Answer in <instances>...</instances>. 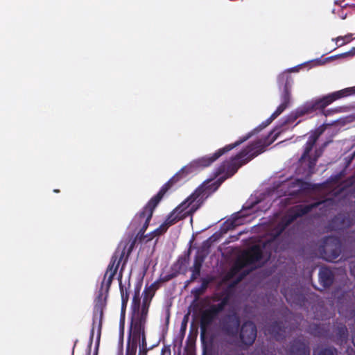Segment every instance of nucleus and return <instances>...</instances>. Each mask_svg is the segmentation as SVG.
Segmentation results:
<instances>
[{
    "label": "nucleus",
    "instance_id": "obj_1",
    "mask_svg": "<svg viewBox=\"0 0 355 355\" xmlns=\"http://www.w3.org/2000/svg\"><path fill=\"white\" fill-rule=\"evenodd\" d=\"M330 203L331 202L329 200H325L324 202L308 205H299L293 207L272 232V239L264 242L262 246L260 245L252 246L248 252L243 254L236 263L239 268L238 270H242L245 268H250L252 270L260 267L270 258L272 250L274 249L276 243V237H277L289 224L293 222L297 217L309 212L313 207L322 205L324 206Z\"/></svg>",
    "mask_w": 355,
    "mask_h": 355
},
{
    "label": "nucleus",
    "instance_id": "obj_2",
    "mask_svg": "<svg viewBox=\"0 0 355 355\" xmlns=\"http://www.w3.org/2000/svg\"><path fill=\"white\" fill-rule=\"evenodd\" d=\"M205 196L202 189H196L171 213L164 223L152 232L153 236L164 234L171 225L194 213L202 204Z\"/></svg>",
    "mask_w": 355,
    "mask_h": 355
},
{
    "label": "nucleus",
    "instance_id": "obj_3",
    "mask_svg": "<svg viewBox=\"0 0 355 355\" xmlns=\"http://www.w3.org/2000/svg\"><path fill=\"white\" fill-rule=\"evenodd\" d=\"M252 135V132L248 133L246 136L243 137L242 139L236 141L234 144L227 145L223 148L219 149L212 155H207L196 159L193 161L189 166L183 168L179 173L175 174L166 184H167V188L168 189L171 185L173 183L176 182L180 177H181L185 172L187 173L189 172H192L194 169H198L200 168H204L209 166L212 162L219 158L222 155L225 153L228 152L233 149L234 148L239 146L243 142L248 140Z\"/></svg>",
    "mask_w": 355,
    "mask_h": 355
},
{
    "label": "nucleus",
    "instance_id": "obj_4",
    "mask_svg": "<svg viewBox=\"0 0 355 355\" xmlns=\"http://www.w3.org/2000/svg\"><path fill=\"white\" fill-rule=\"evenodd\" d=\"M277 135L278 133L272 132L268 138L260 139L248 146L227 163V168H234L235 172L239 167L263 152L265 148L277 139Z\"/></svg>",
    "mask_w": 355,
    "mask_h": 355
},
{
    "label": "nucleus",
    "instance_id": "obj_5",
    "mask_svg": "<svg viewBox=\"0 0 355 355\" xmlns=\"http://www.w3.org/2000/svg\"><path fill=\"white\" fill-rule=\"evenodd\" d=\"M138 297L135 295L133 298V309L134 311L137 309V313H135L132 320L131 325V338L132 340H129L127 345V349L132 346L135 345L137 347V343H139L141 337H142V345L143 347L146 345L145 336H144V325L146 323L147 314L148 311V308L142 307L139 311L138 302Z\"/></svg>",
    "mask_w": 355,
    "mask_h": 355
},
{
    "label": "nucleus",
    "instance_id": "obj_6",
    "mask_svg": "<svg viewBox=\"0 0 355 355\" xmlns=\"http://www.w3.org/2000/svg\"><path fill=\"white\" fill-rule=\"evenodd\" d=\"M354 88H346L340 91L333 92L321 98L306 103L298 110L300 115L311 113L318 109H323L333 101L342 97L347 96L352 94Z\"/></svg>",
    "mask_w": 355,
    "mask_h": 355
},
{
    "label": "nucleus",
    "instance_id": "obj_7",
    "mask_svg": "<svg viewBox=\"0 0 355 355\" xmlns=\"http://www.w3.org/2000/svg\"><path fill=\"white\" fill-rule=\"evenodd\" d=\"M293 70V69H291L288 71H285L279 76V83L285 81L284 92L281 96L282 103L277 107L276 110L272 114L270 117L268 119H267L266 123L263 124V128L270 124L272 120H274L279 114H281L284 111V110L288 106L291 101V87L293 84V80L291 78V76L289 75L288 72Z\"/></svg>",
    "mask_w": 355,
    "mask_h": 355
},
{
    "label": "nucleus",
    "instance_id": "obj_8",
    "mask_svg": "<svg viewBox=\"0 0 355 355\" xmlns=\"http://www.w3.org/2000/svg\"><path fill=\"white\" fill-rule=\"evenodd\" d=\"M318 137L319 135L315 132L309 136L305 145L304 153L300 158L302 164H305L308 166L309 173H313L317 160L322 153L321 148L315 149L314 152L312 150Z\"/></svg>",
    "mask_w": 355,
    "mask_h": 355
},
{
    "label": "nucleus",
    "instance_id": "obj_9",
    "mask_svg": "<svg viewBox=\"0 0 355 355\" xmlns=\"http://www.w3.org/2000/svg\"><path fill=\"white\" fill-rule=\"evenodd\" d=\"M168 190L167 184H164L159 193L152 198L148 202V205L144 207V210L140 213L139 216H138L139 219L142 220L144 219L145 222L143 225V227L141 229L140 232L143 233L145 232L146 228L148 226V223L150 222V220L152 217L153 209L157 205L160 200L162 198L164 193Z\"/></svg>",
    "mask_w": 355,
    "mask_h": 355
},
{
    "label": "nucleus",
    "instance_id": "obj_10",
    "mask_svg": "<svg viewBox=\"0 0 355 355\" xmlns=\"http://www.w3.org/2000/svg\"><path fill=\"white\" fill-rule=\"evenodd\" d=\"M124 250L122 252L116 251L111 259L107 269L105 273L101 287L107 291L112 284L114 276L116 275L119 264L124 256Z\"/></svg>",
    "mask_w": 355,
    "mask_h": 355
},
{
    "label": "nucleus",
    "instance_id": "obj_11",
    "mask_svg": "<svg viewBox=\"0 0 355 355\" xmlns=\"http://www.w3.org/2000/svg\"><path fill=\"white\" fill-rule=\"evenodd\" d=\"M262 201L261 200H254L252 198L250 199L243 205V210L238 212L234 217L233 220L232 221V225L233 226H236L241 224L243 221L242 218L250 214V213L247 212L248 211L252 210V211H255L260 209L263 211L267 210L270 207V203L268 202L266 205L261 209L260 205Z\"/></svg>",
    "mask_w": 355,
    "mask_h": 355
},
{
    "label": "nucleus",
    "instance_id": "obj_12",
    "mask_svg": "<svg viewBox=\"0 0 355 355\" xmlns=\"http://www.w3.org/2000/svg\"><path fill=\"white\" fill-rule=\"evenodd\" d=\"M226 304L227 300H223L218 304L211 305L202 311L201 315V327L202 329H205L212 323L217 315L224 309Z\"/></svg>",
    "mask_w": 355,
    "mask_h": 355
},
{
    "label": "nucleus",
    "instance_id": "obj_13",
    "mask_svg": "<svg viewBox=\"0 0 355 355\" xmlns=\"http://www.w3.org/2000/svg\"><path fill=\"white\" fill-rule=\"evenodd\" d=\"M323 259L328 261H334L341 252L338 241L333 237L327 238L323 246Z\"/></svg>",
    "mask_w": 355,
    "mask_h": 355
},
{
    "label": "nucleus",
    "instance_id": "obj_14",
    "mask_svg": "<svg viewBox=\"0 0 355 355\" xmlns=\"http://www.w3.org/2000/svg\"><path fill=\"white\" fill-rule=\"evenodd\" d=\"M103 302L99 300L96 302L94 310L93 324L90 334L91 342L93 340L95 329H97V338H100L101 329V320L103 314Z\"/></svg>",
    "mask_w": 355,
    "mask_h": 355
},
{
    "label": "nucleus",
    "instance_id": "obj_15",
    "mask_svg": "<svg viewBox=\"0 0 355 355\" xmlns=\"http://www.w3.org/2000/svg\"><path fill=\"white\" fill-rule=\"evenodd\" d=\"M257 337V328L252 322H245L241 329L240 338L245 345H252Z\"/></svg>",
    "mask_w": 355,
    "mask_h": 355
},
{
    "label": "nucleus",
    "instance_id": "obj_16",
    "mask_svg": "<svg viewBox=\"0 0 355 355\" xmlns=\"http://www.w3.org/2000/svg\"><path fill=\"white\" fill-rule=\"evenodd\" d=\"M239 324V318L234 313L226 316L223 321V329L232 336L237 334Z\"/></svg>",
    "mask_w": 355,
    "mask_h": 355
},
{
    "label": "nucleus",
    "instance_id": "obj_17",
    "mask_svg": "<svg viewBox=\"0 0 355 355\" xmlns=\"http://www.w3.org/2000/svg\"><path fill=\"white\" fill-rule=\"evenodd\" d=\"M310 350L307 345L300 340H296L288 350L289 355H309Z\"/></svg>",
    "mask_w": 355,
    "mask_h": 355
},
{
    "label": "nucleus",
    "instance_id": "obj_18",
    "mask_svg": "<svg viewBox=\"0 0 355 355\" xmlns=\"http://www.w3.org/2000/svg\"><path fill=\"white\" fill-rule=\"evenodd\" d=\"M319 279L323 286H329L333 282L332 272L327 268H322L319 272Z\"/></svg>",
    "mask_w": 355,
    "mask_h": 355
},
{
    "label": "nucleus",
    "instance_id": "obj_19",
    "mask_svg": "<svg viewBox=\"0 0 355 355\" xmlns=\"http://www.w3.org/2000/svg\"><path fill=\"white\" fill-rule=\"evenodd\" d=\"M285 333V329H283L281 325L278 323H276L274 325L269 327H266L265 329V334L271 335L276 340H279L282 338L284 334Z\"/></svg>",
    "mask_w": 355,
    "mask_h": 355
},
{
    "label": "nucleus",
    "instance_id": "obj_20",
    "mask_svg": "<svg viewBox=\"0 0 355 355\" xmlns=\"http://www.w3.org/2000/svg\"><path fill=\"white\" fill-rule=\"evenodd\" d=\"M202 261H203L202 259L199 258V257L196 258L193 265L191 268V271H192L191 278L192 279H196L200 275V268L202 266Z\"/></svg>",
    "mask_w": 355,
    "mask_h": 355
},
{
    "label": "nucleus",
    "instance_id": "obj_21",
    "mask_svg": "<svg viewBox=\"0 0 355 355\" xmlns=\"http://www.w3.org/2000/svg\"><path fill=\"white\" fill-rule=\"evenodd\" d=\"M121 277H122V275H121V274H120L119 276V286H120L121 301H128L129 293L128 291V288L122 284Z\"/></svg>",
    "mask_w": 355,
    "mask_h": 355
},
{
    "label": "nucleus",
    "instance_id": "obj_22",
    "mask_svg": "<svg viewBox=\"0 0 355 355\" xmlns=\"http://www.w3.org/2000/svg\"><path fill=\"white\" fill-rule=\"evenodd\" d=\"M336 354V350L332 347L324 349L320 352H314V355H335Z\"/></svg>",
    "mask_w": 355,
    "mask_h": 355
},
{
    "label": "nucleus",
    "instance_id": "obj_23",
    "mask_svg": "<svg viewBox=\"0 0 355 355\" xmlns=\"http://www.w3.org/2000/svg\"><path fill=\"white\" fill-rule=\"evenodd\" d=\"M152 299V296L145 295L143 298L142 301V307L148 308L150 306V303Z\"/></svg>",
    "mask_w": 355,
    "mask_h": 355
},
{
    "label": "nucleus",
    "instance_id": "obj_24",
    "mask_svg": "<svg viewBox=\"0 0 355 355\" xmlns=\"http://www.w3.org/2000/svg\"><path fill=\"white\" fill-rule=\"evenodd\" d=\"M349 40V36H346L345 37H338L336 39V44L338 46H342L343 44H345L346 41L348 42Z\"/></svg>",
    "mask_w": 355,
    "mask_h": 355
},
{
    "label": "nucleus",
    "instance_id": "obj_25",
    "mask_svg": "<svg viewBox=\"0 0 355 355\" xmlns=\"http://www.w3.org/2000/svg\"><path fill=\"white\" fill-rule=\"evenodd\" d=\"M125 355H136V347L135 345H132L126 349V354Z\"/></svg>",
    "mask_w": 355,
    "mask_h": 355
},
{
    "label": "nucleus",
    "instance_id": "obj_26",
    "mask_svg": "<svg viewBox=\"0 0 355 355\" xmlns=\"http://www.w3.org/2000/svg\"><path fill=\"white\" fill-rule=\"evenodd\" d=\"M283 294L284 297H286V300L290 303H295V300L293 299V297L291 295H290L286 291H284L283 292Z\"/></svg>",
    "mask_w": 355,
    "mask_h": 355
},
{
    "label": "nucleus",
    "instance_id": "obj_27",
    "mask_svg": "<svg viewBox=\"0 0 355 355\" xmlns=\"http://www.w3.org/2000/svg\"><path fill=\"white\" fill-rule=\"evenodd\" d=\"M128 301H121V309L122 311L125 309L127 306Z\"/></svg>",
    "mask_w": 355,
    "mask_h": 355
},
{
    "label": "nucleus",
    "instance_id": "obj_28",
    "mask_svg": "<svg viewBox=\"0 0 355 355\" xmlns=\"http://www.w3.org/2000/svg\"><path fill=\"white\" fill-rule=\"evenodd\" d=\"M295 192V191H291V192H290L289 195H292V194H293Z\"/></svg>",
    "mask_w": 355,
    "mask_h": 355
},
{
    "label": "nucleus",
    "instance_id": "obj_29",
    "mask_svg": "<svg viewBox=\"0 0 355 355\" xmlns=\"http://www.w3.org/2000/svg\"><path fill=\"white\" fill-rule=\"evenodd\" d=\"M54 192L58 193V192H59V190L55 189V190H54Z\"/></svg>",
    "mask_w": 355,
    "mask_h": 355
},
{
    "label": "nucleus",
    "instance_id": "obj_30",
    "mask_svg": "<svg viewBox=\"0 0 355 355\" xmlns=\"http://www.w3.org/2000/svg\"><path fill=\"white\" fill-rule=\"evenodd\" d=\"M354 156H355V152H354V155H353V157H352V158H353V157H354Z\"/></svg>",
    "mask_w": 355,
    "mask_h": 355
}]
</instances>
